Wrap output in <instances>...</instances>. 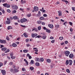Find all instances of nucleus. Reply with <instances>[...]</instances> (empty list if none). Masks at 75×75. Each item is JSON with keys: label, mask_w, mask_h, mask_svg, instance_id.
<instances>
[{"label": "nucleus", "mask_w": 75, "mask_h": 75, "mask_svg": "<svg viewBox=\"0 0 75 75\" xmlns=\"http://www.w3.org/2000/svg\"><path fill=\"white\" fill-rule=\"evenodd\" d=\"M70 31L71 32H72V31H73V30L72 29V28H70Z\"/></svg>", "instance_id": "obj_56"}, {"label": "nucleus", "mask_w": 75, "mask_h": 75, "mask_svg": "<svg viewBox=\"0 0 75 75\" xmlns=\"http://www.w3.org/2000/svg\"><path fill=\"white\" fill-rule=\"evenodd\" d=\"M42 34V35H43V36L42 37V38L44 40H45V39H46V38H47V36L45 35V33H43Z\"/></svg>", "instance_id": "obj_4"}, {"label": "nucleus", "mask_w": 75, "mask_h": 75, "mask_svg": "<svg viewBox=\"0 0 75 75\" xmlns=\"http://www.w3.org/2000/svg\"><path fill=\"white\" fill-rule=\"evenodd\" d=\"M23 35H24V36L25 37L27 38V37H28V35H27V33H23Z\"/></svg>", "instance_id": "obj_18"}, {"label": "nucleus", "mask_w": 75, "mask_h": 75, "mask_svg": "<svg viewBox=\"0 0 75 75\" xmlns=\"http://www.w3.org/2000/svg\"><path fill=\"white\" fill-rule=\"evenodd\" d=\"M40 61H41V62H43L44 61V59L43 58H40L39 59Z\"/></svg>", "instance_id": "obj_20"}, {"label": "nucleus", "mask_w": 75, "mask_h": 75, "mask_svg": "<svg viewBox=\"0 0 75 75\" xmlns=\"http://www.w3.org/2000/svg\"><path fill=\"white\" fill-rule=\"evenodd\" d=\"M11 6L12 7L13 9H15L16 10L18 8V6L16 5H11Z\"/></svg>", "instance_id": "obj_2"}, {"label": "nucleus", "mask_w": 75, "mask_h": 75, "mask_svg": "<svg viewBox=\"0 0 75 75\" xmlns=\"http://www.w3.org/2000/svg\"><path fill=\"white\" fill-rule=\"evenodd\" d=\"M55 42V40H53L51 41L52 43H54Z\"/></svg>", "instance_id": "obj_55"}, {"label": "nucleus", "mask_w": 75, "mask_h": 75, "mask_svg": "<svg viewBox=\"0 0 75 75\" xmlns=\"http://www.w3.org/2000/svg\"><path fill=\"white\" fill-rule=\"evenodd\" d=\"M41 23H42L41 21H38V22H37V23L38 24H41Z\"/></svg>", "instance_id": "obj_31"}, {"label": "nucleus", "mask_w": 75, "mask_h": 75, "mask_svg": "<svg viewBox=\"0 0 75 75\" xmlns=\"http://www.w3.org/2000/svg\"><path fill=\"white\" fill-rule=\"evenodd\" d=\"M24 61L25 62L26 64L27 65H28V62L27 61V60L26 59H24Z\"/></svg>", "instance_id": "obj_17"}, {"label": "nucleus", "mask_w": 75, "mask_h": 75, "mask_svg": "<svg viewBox=\"0 0 75 75\" xmlns=\"http://www.w3.org/2000/svg\"><path fill=\"white\" fill-rule=\"evenodd\" d=\"M37 35H38V34H37L36 33H32V37H36V36H37Z\"/></svg>", "instance_id": "obj_7"}, {"label": "nucleus", "mask_w": 75, "mask_h": 75, "mask_svg": "<svg viewBox=\"0 0 75 75\" xmlns=\"http://www.w3.org/2000/svg\"><path fill=\"white\" fill-rule=\"evenodd\" d=\"M30 69L31 70V71H33V69H34V67H30Z\"/></svg>", "instance_id": "obj_36"}, {"label": "nucleus", "mask_w": 75, "mask_h": 75, "mask_svg": "<svg viewBox=\"0 0 75 75\" xmlns=\"http://www.w3.org/2000/svg\"><path fill=\"white\" fill-rule=\"evenodd\" d=\"M41 37L42 36L41 35H38L35 38H41Z\"/></svg>", "instance_id": "obj_30"}, {"label": "nucleus", "mask_w": 75, "mask_h": 75, "mask_svg": "<svg viewBox=\"0 0 75 75\" xmlns=\"http://www.w3.org/2000/svg\"><path fill=\"white\" fill-rule=\"evenodd\" d=\"M47 62H49V63L51 62V60H50V59H47Z\"/></svg>", "instance_id": "obj_42"}, {"label": "nucleus", "mask_w": 75, "mask_h": 75, "mask_svg": "<svg viewBox=\"0 0 75 75\" xmlns=\"http://www.w3.org/2000/svg\"><path fill=\"white\" fill-rule=\"evenodd\" d=\"M6 7L7 8H10V5L9 4H7Z\"/></svg>", "instance_id": "obj_38"}, {"label": "nucleus", "mask_w": 75, "mask_h": 75, "mask_svg": "<svg viewBox=\"0 0 75 75\" xmlns=\"http://www.w3.org/2000/svg\"><path fill=\"white\" fill-rule=\"evenodd\" d=\"M3 63L0 62V68L1 67V66H3Z\"/></svg>", "instance_id": "obj_48"}, {"label": "nucleus", "mask_w": 75, "mask_h": 75, "mask_svg": "<svg viewBox=\"0 0 75 75\" xmlns=\"http://www.w3.org/2000/svg\"><path fill=\"white\" fill-rule=\"evenodd\" d=\"M13 71L15 72H18L19 71V70L16 69H15L13 70Z\"/></svg>", "instance_id": "obj_19"}, {"label": "nucleus", "mask_w": 75, "mask_h": 75, "mask_svg": "<svg viewBox=\"0 0 75 75\" xmlns=\"http://www.w3.org/2000/svg\"><path fill=\"white\" fill-rule=\"evenodd\" d=\"M23 51L25 53H27V52H28V50H23Z\"/></svg>", "instance_id": "obj_25"}, {"label": "nucleus", "mask_w": 75, "mask_h": 75, "mask_svg": "<svg viewBox=\"0 0 75 75\" xmlns=\"http://www.w3.org/2000/svg\"><path fill=\"white\" fill-rule=\"evenodd\" d=\"M27 16H28L29 17H30V16H31V14H28Z\"/></svg>", "instance_id": "obj_58"}, {"label": "nucleus", "mask_w": 75, "mask_h": 75, "mask_svg": "<svg viewBox=\"0 0 75 75\" xmlns=\"http://www.w3.org/2000/svg\"><path fill=\"white\" fill-rule=\"evenodd\" d=\"M37 74H40V71H38V72H37Z\"/></svg>", "instance_id": "obj_64"}, {"label": "nucleus", "mask_w": 75, "mask_h": 75, "mask_svg": "<svg viewBox=\"0 0 75 75\" xmlns=\"http://www.w3.org/2000/svg\"><path fill=\"white\" fill-rule=\"evenodd\" d=\"M7 11L8 13H10L11 12V11L9 9H7Z\"/></svg>", "instance_id": "obj_51"}, {"label": "nucleus", "mask_w": 75, "mask_h": 75, "mask_svg": "<svg viewBox=\"0 0 75 75\" xmlns=\"http://www.w3.org/2000/svg\"><path fill=\"white\" fill-rule=\"evenodd\" d=\"M46 32L47 33H51V30H48V29H47L46 30Z\"/></svg>", "instance_id": "obj_21"}, {"label": "nucleus", "mask_w": 75, "mask_h": 75, "mask_svg": "<svg viewBox=\"0 0 75 75\" xmlns=\"http://www.w3.org/2000/svg\"><path fill=\"white\" fill-rule=\"evenodd\" d=\"M37 17H40L41 16V14H37Z\"/></svg>", "instance_id": "obj_45"}, {"label": "nucleus", "mask_w": 75, "mask_h": 75, "mask_svg": "<svg viewBox=\"0 0 75 75\" xmlns=\"http://www.w3.org/2000/svg\"><path fill=\"white\" fill-rule=\"evenodd\" d=\"M59 13V16H62V11H59L58 12Z\"/></svg>", "instance_id": "obj_9"}, {"label": "nucleus", "mask_w": 75, "mask_h": 75, "mask_svg": "<svg viewBox=\"0 0 75 75\" xmlns=\"http://www.w3.org/2000/svg\"><path fill=\"white\" fill-rule=\"evenodd\" d=\"M22 71H26V70L25 69V68H23L22 69Z\"/></svg>", "instance_id": "obj_40"}, {"label": "nucleus", "mask_w": 75, "mask_h": 75, "mask_svg": "<svg viewBox=\"0 0 75 75\" xmlns=\"http://www.w3.org/2000/svg\"><path fill=\"white\" fill-rule=\"evenodd\" d=\"M13 28L10 26H8V30H10V29H12Z\"/></svg>", "instance_id": "obj_26"}, {"label": "nucleus", "mask_w": 75, "mask_h": 75, "mask_svg": "<svg viewBox=\"0 0 75 75\" xmlns=\"http://www.w3.org/2000/svg\"><path fill=\"white\" fill-rule=\"evenodd\" d=\"M13 18L14 19V20H18L19 18H18L17 16H14L13 17Z\"/></svg>", "instance_id": "obj_13"}, {"label": "nucleus", "mask_w": 75, "mask_h": 75, "mask_svg": "<svg viewBox=\"0 0 75 75\" xmlns=\"http://www.w3.org/2000/svg\"><path fill=\"white\" fill-rule=\"evenodd\" d=\"M7 21H6V24H10V19L9 18H7Z\"/></svg>", "instance_id": "obj_5"}, {"label": "nucleus", "mask_w": 75, "mask_h": 75, "mask_svg": "<svg viewBox=\"0 0 75 75\" xmlns=\"http://www.w3.org/2000/svg\"><path fill=\"white\" fill-rule=\"evenodd\" d=\"M69 24H70V25H72V22H69Z\"/></svg>", "instance_id": "obj_54"}, {"label": "nucleus", "mask_w": 75, "mask_h": 75, "mask_svg": "<svg viewBox=\"0 0 75 75\" xmlns=\"http://www.w3.org/2000/svg\"><path fill=\"white\" fill-rule=\"evenodd\" d=\"M48 26L50 28H53V27L54 26H53V25L52 24H49L48 25Z\"/></svg>", "instance_id": "obj_10"}, {"label": "nucleus", "mask_w": 75, "mask_h": 75, "mask_svg": "<svg viewBox=\"0 0 75 75\" xmlns=\"http://www.w3.org/2000/svg\"><path fill=\"white\" fill-rule=\"evenodd\" d=\"M59 27V25H55V27L56 28H58Z\"/></svg>", "instance_id": "obj_32"}, {"label": "nucleus", "mask_w": 75, "mask_h": 75, "mask_svg": "<svg viewBox=\"0 0 75 75\" xmlns=\"http://www.w3.org/2000/svg\"><path fill=\"white\" fill-rule=\"evenodd\" d=\"M43 17H47V14H44L43 15Z\"/></svg>", "instance_id": "obj_47"}, {"label": "nucleus", "mask_w": 75, "mask_h": 75, "mask_svg": "<svg viewBox=\"0 0 75 75\" xmlns=\"http://www.w3.org/2000/svg\"><path fill=\"white\" fill-rule=\"evenodd\" d=\"M69 65H72V61L71 60H69Z\"/></svg>", "instance_id": "obj_16"}, {"label": "nucleus", "mask_w": 75, "mask_h": 75, "mask_svg": "<svg viewBox=\"0 0 75 75\" xmlns=\"http://www.w3.org/2000/svg\"><path fill=\"white\" fill-rule=\"evenodd\" d=\"M42 25H45V23H44V22H42Z\"/></svg>", "instance_id": "obj_53"}, {"label": "nucleus", "mask_w": 75, "mask_h": 75, "mask_svg": "<svg viewBox=\"0 0 75 75\" xmlns=\"http://www.w3.org/2000/svg\"><path fill=\"white\" fill-rule=\"evenodd\" d=\"M11 59H15L16 58V57L15 56H12L11 57Z\"/></svg>", "instance_id": "obj_29"}, {"label": "nucleus", "mask_w": 75, "mask_h": 75, "mask_svg": "<svg viewBox=\"0 0 75 75\" xmlns=\"http://www.w3.org/2000/svg\"><path fill=\"white\" fill-rule=\"evenodd\" d=\"M70 58H73L74 57V54H70L69 56Z\"/></svg>", "instance_id": "obj_12"}, {"label": "nucleus", "mask_w": 75, "mask_h": 75, "mask_svg": "<svg viewBox=\"0 0 75 75\" xmlns=\"http://www.w3.org/2000/svg\"><path fill=\"white\" fill-rule=\"evenodd\" d=\"M35 59H36V61H40L39 58H36Z\"/></svg>", "instance_id": "obj_39"}, {"label": "nucleus", "mask_w": 75, "mask_h": 75, "mask_svg": "<svg viewBox=\"0 0 75 75\" xmlns=\"http://www.w3.org/2000/svg\"><path fill=\"white\" fill-rule=\"evenodd\" d=\"M34 10L35 11H38V8L37 6H34Z\"/></svg>", "instance_id": "obj_6"}, {"label": "nucleus", "mask_w": 75, "mask_h": 75, "mask_svg": "<svg viewBox=\"0 0 75 75\" xmlns=\"http://www.w3.org/2000/svg\"><path fill=\"white\" fill-rule=\"evenodd\" d=\"M38 28L39 30H41V26H39L38 27Z\"/></svg>", "instance_id": "obj_33"}, {"label": "nucleus", "mask_w": 75, "mask_h": 75, "mask_svg": "<svg viewBox=\"0 0 75 75\" xmlns=\"http://www.w3.org/2000/svg\"><path fill=\"white\" fill-rule=\"evenodd\" d=\"M17 11L16 10H14L13 11V13H16Z\"/></svg>", "instance_id": "obj_52"}, {"label": "nucleus", "mask_w": 75, "mask_h": 75, "mask_svg": "<svg viewBox=\"0 0 75 75\" xmlns=\"http://www.w3.org/2000/svg\"><path fill=\"white\" fill-rule=\"evenodd\" d=\"M44 18L42 16L40 18V19L41 20H44Z\"/></svg>", "instance_id": "obj_35"}, {"label": "nucleus", "mask_w": 75, "mask_h": 75, "mask_svg": "<svg viewBox=\"0 0 75 75\" xmlns=\"http://www.w3.org/2000/svg\"><path fill=\"white\" fill-rule=\"evenodd\" d=\"M34 60H31V62L30 63V65H32V64H34Z\"/></svg>", "instance_id": "obj_14"}, {"label": "nucleus", "mask_w": 75, "mask_h": 75, "mask_svg": "<svg viewBox=\"0 0 75 75\" xmlns=\"http://www.w3.org/2000/svg\"><path fill=\"white\" fill-rule=\"evenodd\" d=\"M6 40H3L2 41V44H5L6 43Z\"/></svg>", "instance_id": "obj_41"}, {"label": "nucleus", "mask_w": 75, "mask_h": 75, "mask_svg": "<svg viewBox=\"0 0 75 75\" xmlns=\"http://www.w3.org/2000/svg\"><path fill=\"white\" fill-rule=\"evenodd\" d=\"M2 13L3 14H4V13L5 12V11H4V10H3L2 11Z\"/></svg>", "instance_id": "obj_57"}, {"label": "nucleus", "mask_w": 75, "mask_h": 75, "mask_svg": "<svg viewBox=\"0 0 75 75\" xmlns=\"http://www.w3.org/2000/svg\"><path fill=\"white\" fill-rule=\"evenodd\" d=\"M63 37H60L59 38V40H62L63 39Z\"/></svg>", "instance_id": "obj_44"}, {"label": "nucleus", "mask_w": 75, "mask_h": 75, "mask_svg": "<svg viewBox=\"0 0 75 75\" xmlns=\"http://www.w3.org/2000/svg\"><path fill=\"white\" fill-rule=\"evenodd\" d=\"M27 21V19L25 18H23L20 20L21 23H23L25 22H26Z\"/></svg>", "instance_id": "obj_1"}, {"label": "nucleus", "mask_w": 75, "mask_h": 75, "mask_svg": "<svg viewBox=\"0 0 75 75\" xmlns=\"http://www.w3.org/2000/svg\"><path fill=\"white\" fill-rule=\"evenodd\" d=\"M35 64L36 66H38H38H40V63H39L36 62Z\"/></svg>", "instance_id": "obj_22"}, {"label": "nucleus", "mask_w": 75, "mask_h": 75, "mask_svg": "<svg viewBox=\"0 0 75 75\" xmlns=\"http://www.w3.org/2000/svg\"><path fill=\"white\" fill-rule=\"evenodd\" d=\"M12 46L13 47H16L17 46V45L16 43H13L12 44Z\"/></svg>", "instance_id": "obj_15"}, {"label": "nucleus", "mask_w": 75, "mask_h": 75, "mask_svg": "<svg viewBox=\"0 0 75 75\" xmlns=\"http://www.w3.org/2000/svg\"><path fill=\"white\" fill-rule=\"evenodd\" d=\"M7 50V48L6 47H4L2 49V51H6Z\"/></svg>", "instance_id": "obj_24"}, {"label": "nucleus", "mask_w": 75, "mask_h": 75, "mask_svg": "<svg viewBox=\"0 0 75 75\" xmlns=\"http://www.w3.org/2000/svg\"><path fill=\"white\" fill-rule=\"evenodd\" d=\"M26 45H27V47H28L30 46V44H27Z\"/></svg>", "instance_id": "obj_60"}, {"label": "nucleus", "mask_w": 75, "mask_h": 75, "mask_svg": "<svg viewBox=\"0 0 75 75\" xmlns=\"http://www.w3.org/2000/svg\"><path fill=\"white\" fill-rule=\"evenodd\" d=\"M10 71L11 72H13V69H11L10 70Z\"/></svg>", "instance_id": "obj_49"}, {"label": "nucleus", "mask_w": 75, "mask_h": 75, "mask_svg": "<svg viewBox=\"0 0 75 75\" xmlns=\"http://www.w3.org/2000/svg\"><path fill=\"white\" fill-rule=\"evenodd\" d=\"M66 65H68L69 64V61L68 60H67L66 62Z\"/></svg>", "instance_id": "obj_23"}, {"label": "nucleus", "mask_w": 75, "mask_h": 75, "mask_svg": "<svg viewBox=\"0 0 75 75\" xmlns=\"http://www.w3.org/2000/svg\"><path fill=\"white\" fill-rule=\"evenodd\" d=\"M7 4L6 3V4H3V6L4 7H6L7 6Z\"/></svg>", "instance_id": "obj_28"}, {"label": "nucleus", "mask_w": 75, "mask_h": 75, "mask_svg": "<svg viewBox=\"0 0 75 75\" xmlns=\"http://www.w3.org/2000/svg\"><path fill=\"white\" fill-rule=\"evenodd\" d=\"M29 41V39H27L26 40V41L27 42H28Z\"/></svg>", "instance_id": "obj_59"}, {"label": "nucleus", "mask_w": 75, "mask_h": 75, "mask_svg": "<svg viewBox=\"0 0 75 75\" xmlns=\"http://www.w3.org/2000/svg\"><path fill=\"white\" fill-rule=\"evenodd\" d=\"M43 29H44V30H47V29L46 28V27H43Z\"/></svg>", "instance_id": "obj_63"}, {"label": "nucleus", "mask_w": 75, "mask_h": 75, "mask_svg": "<svg viewBox=\"0 0 75 75\" xmlns=\"http://www.w3.org/2000/svg\"><path fill=\"white\" fill-rule=\"evenodd\" d=\"M68 23L67 22H64V24H63V25H66V24H67V23Z\"/></svg>", "instance_id": "obj_50"}, {"label": "nucleus", "mask_w": 75, "mask_h": 75, "mask_svg": "<svg viewBox=\"0 0 75 75\" xmlns=\"http://www.w3.org/2000/svg\"><path fill=\"white\" fill-rule=\"evenodd\" d=\"M6 40H8V41H9V40H10V39H9V38H8V36H6Z\"/></svg>", "instance_id": "obj_34"}, {"label": "nucleus", "mask_w": 75, "mask_h": 75, "mask_svg": "<svg viewBox=\"0 0 75 75\" xmlns=\"http://www.w3.org/2000/svg\"><path fill=\"white\" fill-rule=\"evenodd\" d=\"M1 72L2 73L3 75H4L6 74V71L4 70H1Z\"/></svg>", "instance_id": "obj_8"}, {"label": "nucleus", "mask_w": 75, "mask_h": 75, "mask_svg": "<svg viewBox=\"0 0 75 75\" xmlns=\"http://www.w3.org/2000/svg\"><path fill=\"white\" fill-rule=\"evenodd\" d=\"M0 42L1 43H2V44L3 43V40H0Z\"/></svg>", "instance_id": "obj_62"}, {"label": "nucleus", "mask_w": 75, "mask_h": 75, "mask_svg": "<svg viewBox=\"0 0 75 75\" xmlns=\"http://www.w3.org/2000/svg\"><path fill=\"white\" fill-rule=\"evenodd\" d=\"M50 39H51V40H52L53 39H54V37H51L50 38Z\"/></svg>", "instance_id": "obj_61"}, {"label": "nucleus", "mask_w": 75, "mask_h": 75, "mask_svg": "<svg viewBox=\"0 0 75 75\" xmlns=\"http://www.w3.org/2000/svg\"><path fill=\"white\" fill-rule=\"evenodd\" d=\"M13 52H11V53L10 54V55L11 57L12 56H13Z\"/></svg>", "instance_id": "obj_43"}, {"label": "nucleus", "mask_w": 75, "mask_h": 75, "mask_svg": "<svg viewBox=\"0 0 75 75\" xmlns=\"http://www.w3.org/2000/svg\"><path fill=\"white\" fill-rule=\"evenodd\" d=\"M13 62H10L9 63L10 65H13Z\"/></svg>", "instance_id": "obj_46"}, {"label": "nucleus", "mask_w": 75, "mask_h": 75, "mask_svg": "<svg viewBox=\"0 0 75 75\" xmlns=\"http://www.w3.org/2000/svg\"><path fill=\"white\" fill-rule=\"evenodd\" d=\"M66 71L68 73H70V71H69V69H66Z\"/></svg>", "instance_id": "obj_27"}, {"label": "nucleus", "mask_w": 75, "mask_h": 75, "mask_svg": "<svg viewBox=\"0 0 75 75\" xmlns=\"http://www.w3.org/2000/svg\"><path fill=\"white\" fill-rule=\"evenodd\" d=\"M23 1V0H21V3H22V4H23V3H25V1Z\"/></svg>", "instance_id": "obj_37"}, {"label": "nucleus", "mask_w": 75, "mask_h": 75, "mask_svg": "<svg viewBox=\"0 0 75 75\" xmlns=\"http://www.w3.org/2000/svg\"><path fill=\"white\" fill-rule=\"evenodd\" d=\"M26 57H28V58L29 59H31L32 58V57H31V56H30V54H27L26 55Z\"/></svg>", "instance_id": "obj_11"}, {"label": "nucleus", "mask_w": 75, "mask_h": 75, "mask_svg": "<svg viewBox=\"0 0 75 75\" xmlns=\"http://www.w3.org/2000/svg\"><path fill=\"white\" fill-rule=\"evenodd\" d=\"M65 54L66 56L68 57V55H69V54H70V52L68 51H66L65 52Z\"/></svg>", "instance_id": "obj_3"}]
</instances>
